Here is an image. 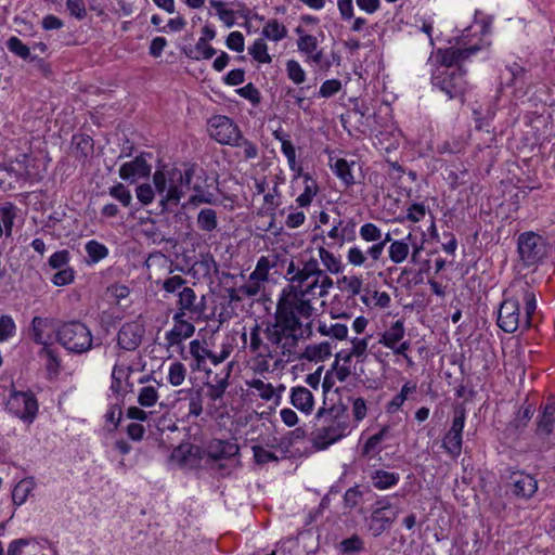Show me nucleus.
Masks as SVG:
<instances>
[{"mask_svg":"<svg viewBox=\"0 0 555 555\" xmlns=\"http://www.w3.org/2000/svg\"><path fill=\"white\" fill-rule=\"evenodd\" d=\"M466 421V410L463 404H456L453 409L451 427L442 438V449L453 460L462 453L463 430Z\"/></svg>","mask_w":555,"mask_h":555,"instance_id":"6e6552de","label":"nucleus"},{"mask_svg":"<svg viewBox=\"0 0 555 555\" xmlns=\"http://www.w3.org/2000/svg\"><path fill=\"white\" fill-rule=\"evenodd\" d=\"M535 411V408L531 403L524 404L518 413L516 414L513 425L516 429H520L527 426L528 422L531 420Z\"/></svg>","mask_w":555,"mask_h":555,"instance_id":"603ef678","label":"nucleus"},{"mask_svg":"<svg viewBox=\"0 0 555 555\" xmlns=\"http://www.w3.org/2000/svg\"><path fill=\"white\" fill-rule=\"evenodd\" d=\"M367 406L366 401L359 397L352 399V423L358 426V424L366 417Z\"/></svg>","mask_w":555,"mask_h":555,"instance_id":"0e129e2a","label":"nucleus"},{"mask_svg":"<svg viewBox=\"0 0 555 555\" xmlns=\"http://www.w3.org/2000/svg\"><path fill=\"white\" fill-rule=\"evenodd\" d=\"M551 251L547 240L534 231H526L517 237V254L524 268L543 263Z\"/></svg>","mask_w":555,"mask_h":555,"instance_id":"423d86ee","label":"nucleus"},{"mask_svg":"<svg viewBox=\"0 0 555 555\" xmlns=\"http://www.w3.org/2000/svg\"><path fill=\"white\" fill-rule=\"evenodd\" d=\"M338 283L343 284V291H345L348 294V298L360 294L363 285V281L356 275H345L338 281Z\"/></svg>","mask_w":555,"mask_h":555,"instance_id":"3c124183","label":"nucleus"},{"mask_svg":"<svg viewBox=\"0 0 555 555\" xmlns=\"http://www.w3.org/2000/svg\"><path fill=\"white\" fill-rule=\"evenodd\" d=\"M66 10L72 17L82 21L87 17V8L85 0H66Z\"/></svg>","mask_w":555,"mask_h":555,"instance_id":"e2e57ef3","label":"nucleus"},{"mask_svg":"<svg viewBox=\"0 0 555 555\" xmlns=\"http://www.w3.org/2000/svg\"><path fill=\"white\" fill-rule=\"evenodd\" d=\"M405 334L404 323L402 320H397L391 324V326L386 330L378 343L385 346L386 348H395V346L402 340Z\"/></svg>","mask_w":555,"mask_h":555,"instance_id":"5701e85b","label":"nucleus"},{"mask_svg":"<svg viewBox=\"0 0 555 555\" xmlns=\"http://www.w3.org/2000/svg\"><path fill=\"white\" fill-rule=\"evenodd\" d=\"M370 338L371 336L364 338L354 337L351 339V356H353V358H356L360 362H364V360L366 359L367 345Z\"/></svg>","mask_w":555,"mask_h":555,"instance_id":"5fc2aeb1","label":"nucleus"},{"mask_svg":"<svg viewBox=\"0 0 555 555\" xmlns=\"http://www.w3.org/2000/svg\"><path fill=\"white\" fill-rule=\"evenodd\" d=\"M341 89V81L339 79H328V80H325L320 89H319V92H318V95L320 98H331L333 96L334 94H336L337 92H339Z\"/></svg>","mask_w":555,"mask_h":555,"instance_id":"338daca9","label":"nucleus"},{"mask_svg":"<svg viewBox=\"0 0 555 555\" xmlns=\"http://www.w3.org/2000/svg\"><path fill=\"white\" fill-rule=\"evenodd\" d=\"M158 400L157 389L153 386H144L140 389L138 402L140 405L150 408L153 406Z\"/></svg>","mask_w":555,"mask_h":555,"instance_id":"4d7b16f0","label":"nucleus"},{"mask_svg":"<svg viewBox=\"0 0 555 555\" xmlns=\"http://www.w3.org/2000/svg\"><path fill=\"white\" fill-rule=\"evenodd\" d=\"M73 142L75 144L76 152L80 153L83 157H87L93 152V140L88 134L74 135Z\"/></svg>","mask_w":555,"mask_h":555,"instance_id":"6e6d98bb","label":"nucleus"},{"mask_svg":"<svg viewBox=\"0 0 555 555\" xmlns=\"http://www.w3.org/2000/svg\"><path fill=\"white\" fill-rule=\"evenodd\" d=\"M352 165H354V162L348 163L345 158H338L335 164L331 166L333 172L341 180L345 186H350L356 183L351 172Z\"/></svg>","mask_w":555,"mask_h":555,"instance_id":"7c9ffc66","label":"nucleus"},{"mask_svg":"<svg viewBox=\"0 0 555 555\" xmlns=\"http://www.w3.org/2000/svg\"><path fill=\"white\" fill-rule=\"evenodd\" d=\"M50 326V319L34 317L28 328L30 339L37 345L48 346L44 339V331Z\"/></svg>","mask_w":555,"mask_h":555,"instance_id":"a878e982","label":"nucleus"},{"mask_svg":"<svg viewBox=\"0 0 555 555\" xmlns=\"http://www.w3.org/2000/svg\"><path fill=\"white\" fill-rule=\"evenodd\" d=\"M209 135L223 145L237 144L241 130L238 126L228 116L216 115L208 121Z\"/></svg>","mask_w":555,"mask_h":555,"instance_id":"9d476101","label":"nucleus"},{"mask_svg":"<svg viewBox=\"0 0 555 555\" xmlns=\"http://www.w3.org/2000/svg\"><path fill=\"white\" fill-rule=\"evenodd\" d=\"M199 230L204 232H212L218 228L217 212L211 208H203L199 210L196 219Z\"/></svg>","mask_w":555,"mask_h":555,"instance_id":"f704fd0d","label":"nucleus"},{"mask_svg":"<svg viewBox=\"0 0 555 555\" xmlns=\"http://www.w3.org/2000/svg\"><path fill=\"white\" fill-rule=\"evenodd\" d=\"M8 50L14 55L29 62L42 63L43 60L37 55H33L30 48L26 46L18 37H10L7 41Z\"/></svg>","mask_w":555,"mask_h":555,"instance_id":"b1692460","label":"nucleus"},{"mask_svg":"<svg viewBox=\"0 0 555 555\" xmlns=\"http://www.w3.org/2000/svg\"><path fill=\"white\" fill-rule=\"evenodd\" d=\"M399 512H388L372 508L371 515L367 519V529L375 538L382 535L385 531L389 530L396 521Z\"/></svg>","mask_w":555,"mask_h":555,"instance_id":"a211bd4d","label":"nucleus"},{"mask_svg":"<svg viewBox=\"0 0 555 555\" xmlns=\"http://www.w3.org/2000/svg\"><path fill=\"white\" fill-rule=\"evenodd\" d=\"M246 385L256 390L259 395V397L263 400H271L274 396V388L272 386V384L270 383H264L263 380L259 379V378H253L250 380H247L246 382Z\"/></svg>","mask_w":555,"mask_h":555,"instance_id":"a18cd8bd","label":"nucleus"},{"mask_svg":"<svg viewBox=\"0 0 555 555\" xmlns=\"http://www.w3.org/2000/svg\"><path fill=\"white\" fill-rule=\"evenodd\" d=\"M186 376V367L183 363L176 361L170 364L168 371V382L170 385L178 387L183 384Z\"/></svg>","mask_w":555,"mask_h":555,"instance_id":"c03bdc74","label":"nucleus"},{"mask_svg":"<svg viewBox=\"0 0 555 555\" xmlns=\"http://www.w3.org/2000/svg\"><path fill=\"white\" fill-rule=\"evenodd\" d=\"M255 462L259 465L267 464L269 462H278L279 457L271 451L264 449L261 446H254L251 448Z\"/></svg>","mask_w":555,"mask_h":555,"instance_id":"69168bd1","label":"nucleus"},{"mask_svg":"<svg viewBox=\"0 0 555 555\" xmlns=\"http://www.w3.org/2000/svg\"><path fill=\"white\" fill-rule=\"evenodd\" d=\"M511 480L512 493L519 499L529 500L538 490V481L530 474L516 472L512 474Z\"/></svg>","mask_w":555,"mask_h":555,"instance_id":"dca6fc26","label":"nucleus"},{"mask_svg":"<svg viewBox=\"0 0 555 555\" xmlns=\"http://www.w3.org/2000/svg\"><path fill=\"white\" fill-rule=\"evenodd\" d=\"M219 266L210 253L202 254L201 258L196 260L191 271L193 276L202 280H211L212 275L218 272Z\"/></svg>","mask_w":555,"mask_h":555,"instance_id":"6ab92c4d","label":"nucleus"},{"mask_svg":"<svg viewBox=\"0 0 555 555\" xmlns=\"http://www.w3.org/2000/svg\"><path fill=\"white\" fill-rule=\"evenodd\" d=\"M286 74L295 85H301L306 81V72L296 60L286 62Z\"/></svg>","mask_w":555,"mask_h":555,"instance_id":"09e8293b","label":"nucleus"},{"mask_svg":"<svg viewBox=\"0 0 555 555\" xmlns=\"http://www.w3.org/2000/svg\"><path fill=\"white\" fill-rule=\"evenodd\" d=\"M173 326L169 330L165 339L168 347L180 345L182 340L192 337L195 333V326L193 322L196 320H190L184 312H175L172 315Z\"/></svg>","mask_w":555,"mask_h":555,"instance_id":"ddd939ff","label":"nucleus"},{"mask_svg":"<svg viewBox=\"0 0 555 555\" xmlns=\"http://www.w3.org/2000/svg\"><path fill=\"white\" fill-rule=\"evenodd\" d=\"M240 96L248 100L254 106H257L261 102L260 91L249 82L246 86L236 89L235 91Z\"/></svg>","mask_w":555,"mask_h":555,"instance_id":"680f3d73","label":"nucleus"},{"mask_svg":"<svg viewBox=\"0 0 555 555\" xmlns=\"http://www.w3.org/2000/svg\"><path fill=\"white\" fill-rule=\"evenodd\" d=\"M34 489V482L30 479H22L12 491V501L15 505H22L26 502L28 495Z\"/></svg>","mask_w":555,"mask_h":555,"instance_id":"58836bf2","label":"nucleus"},{"mask_svg":"<svg viewBox=\"0 0 555 555\" xmlns=\"http://www.w3.org/2000/svg\"><path fill=\"white\" fill-rule=\"evenodd\" d=\"M5 406L10 413L27 424H31L38 413V401L30 390L11 391Z\"/></svg>","mask_w":555,"mask_h":555,"instance_id":"1a4fd4ad","label":"nucleus"},{"mask_svg":"<svg viewBox=\"0 0 555 555\" xmlns=\"http://www.w3.org/2000/svg\"><path fill=\"white\" fill-rule=\"evenodd\" d=\"M460 48H448L438 50L437 56L439 57L440 66L438 68L463 69L459 66Z\"/></svg>","mask_w":555,"mask_h":555,"instance_id":"473e14b6","label":"nucleus"},{"mask_svg":"<svg viewBox=\"0 0 555 555\" xmlns=\"http://www.w3.org/2000/svg\"><path fill=\"white\" fill-rule=\"evenodd\" d=\"M192 190L195 192V194H193L190 197V199H189L190 205H193V206H198L201 204L214 205L217 203L215 195L210 192H205L201 185L194 184L192 186Z\"/></svg>","mask_w":555,"mask_h":555,"instance_id":"49530a36","label":"nucleus"},{"mask_svg":"<svg viewBox=\"0 0 555 555\" xmlns=\"http://www.w3.org/2000/svg\"><path fill=\"white\" fill-rule=\"evenodd\" d=\"M514 295L505 298L499 308L498 326L512 334L518 328H529L537 310V297L533 286L527 281L513 284Z\"/></svg>","mask_w":555,"mask_h":555,"instance_id":"20e7f679","label":"nucleus"},{"mask_svg":"<svg viewBox=\"0 0 555 555\" xmlns=\"http://www.w3.org/2000/svg\"><path fill=\"white\" fill-rule=\"evenodd\" d=\"M16 333V324L9 314L0 317V341H7Z\"/></svg>","mask_w":555,"mask_h":555,"instance_id":"864d4df0","label":"nucleus"},{"mask_svg":"<svg viewBox=\"0 0 555 555\" xmlns=\"http://www.w3.org/2000/svg\"><path fill=\"white\" fill-rule=\"evenodd\" d=\"M304 179V192L296 198V203L299 207H308L312 203L313 197L319 192L317 181L309 175H302Z\"/></svg>","mask_w":555,"mask_h":555,"instance_id":"bb28decb","label":"nucleus"},{"mask_svg":"<svg viewBox=\"0 0 555 555\" xmlns=\"http://www.w3.org/2000/svg\"><path fill=\"white\" fill-rule=\"evenodd\" d=\"M332 354V345L328 341H323L317 345H309L306 347L304 357L309 361H324Z\"/></svg>","mask_w":555,"mask_h":555,"instance_id":"c85d7f7f","label":"nucleus"},{"mask_svg":"<svg viewBox=\"0 0 555 555\" xmlns=\"http://www.w3.org/2000/svg\"><path fill=\"white\" fill-rule=\"evenodd\" d=\"M248 53L259 63L269 64L272 62V57L268 53V46L262 37L254 41L248 48Z\"/></svg>","mask_w":555,"mask_h":555,"instance_id":"4c0bfd02","label":"nucleus"},{"mask_svg":"<svg viewBox=\"0 0 555 555\" xmlns=\"http://www.w3.org/2000/svg\"><path fill=\"white\" fill-rule=\"evenodd\" d=\"M264 39L278 42L287 37V28L278 20H269L261 30Z\"/></svg>","mask_w":555,"mask_h":555,"instance_id":"cd10ccee","label":"nucleus"},{"mask_svg":"<svg viewBox=\"0 0 555 555\" xmlns=\"http://www.w3.org/2000/svg\"><path fill=\"white\" fill-rule=\"evenodd\" d=\"M364 492L359 486L349 488L344 494V506L345 508L352 509L359 505L363 499Z\"/></svg>","mask_w":555,"mask_h":555,"instance_id":"052dcab7","label":"nucleus"},{"mask_svg":"<svg viewBox=\"0 0 555 555\" xmlns=\"http://www.w3.org/2000/svg\"><path fill=\"white\" fill-rule=\"evenodd\" d=\"M40 353L44 354L47 358L46 369L48 373L56 375L61 366V361L57 357L56 351L50 348L49 346H44Z\"/></svg>","mask_w":555,"mask_h":555,"instance_id":"13d9d810","label":"nucleus"},{"mask_svg":"<svg viewBox=\"0 0 555 555\" xmlns=\"http://www.w3.org/2000/svg\"><path fill=\"white\" fill-rule=\"evenodd\" d=\"M370 480L375 489L383 491L396 487L400 481V475L385 469H375L370 474Z\"/></svg>","mask_w":555,"mask_h":555,"instance_id":"412c9836","label":"nucleus"},{"mask_svg":"<svg viewBox=\"0 0 555 555\" xmlns=\"http://www.w3.org/2000/svg\"><path fill=\"white\" fill-rule=\"evenodd\" d=\"M197 173H201L204 176L205 171H204V169L199 168L196 164H191L184 169L183 172L177 170V171L172 172V176L178 175L180 185H185L188 189H192V186H193L192 179L194 176H197ZM198 178H201L199 175H198Z\"/></svg>","mask_w":555,"mask_h":555,"instance_id":"de8ad7c7","label":"nucleus"},{"mask_svg":"<svg viewBox=\"0 0 555 555\" xmlns=\"http://www.w3.org/2000/svg\"><path fill=\"white\" fill-rule=\"evenodd\" d=\"M272 264L268 257L261 256L256 264L255 270L249 275V281L264 282L269 278V271Z\"/></svg>","mask_w":555,"mask_h":555,"instance_id":"37998d69","label":"nucleus"},{"mask_svg":"<svg viewBox=\"0 0 555 555\" xmlns=\"http://www.w3.org/2000/svg\"><path fill=\"white\" fill-rule=\"evenodd\" d=\"M146 157H151V153H141L133 160L122 164L119 168V177L130 182L149 177L152 167L147 163Z\"/></svg>","mask_w":555,"mask_h":555,"instance_id":"2eb2a0df","label":"nucleus"},{"mask_svg":"<svg viewBox=\"0 0 555 555\" xmlns=\"http://www.w3.org/2000/svg\"><path fill=\"white\" fill-rule=\"evenodd\" d=\"M291 403L300 412L310 414L313 410L314 398L308 388L297 386L291 390Z\"/></svg>","mask_w":555,"mask_h":555,"instance_id":"aec40b11","label":"nucleus"},{"mask_svg":"<svg viewBox=\"0 0 555 555\" xmlns=\"http://www.w3.org/2000/svg\"><path fill=\"white\" fill-rule=\"evenodd\" d=\"M410 254V244L405 240H393L388 247V256L391 262L402 263Z\"/></svg>","mask_w":555,"mask_h":555,"instance_id":"72a5a7b5","label":"nucleus"},{"mask_svg":"<svg viewBox=\"0 0 555 555\" xmlns=\"http://www.w3.org/2000/svg\"><path fill=\"white\" fill-rule=\"evenodd\" d=\"M317 424L311 433V444L317 451L327 450L331 446L348 437L356 425L349 415L348 406L343 402L327 406L324 400L315 414Z\"/></svg>","mask_w":555,"mask_h":555,"instance_id":"7ed1b4c3","label":"nucleus"},{"mask_svg":"<svg viewBox=\"0 0 555 555\" xmlns=\"http://www.w3.org/2000/svg\"><path fill=\"white\" fill-rule=\"evenodd\" d=\"M359 234L364 242L374 244L383 237L382 230L372 222L362 224Z\"/></svg>","mask_w":555,"mask_h":555,"instance_id":"8fccbe9b","label":"nucleus"},{"mask_svg":"<svg viewBox=\"0 0 555 555\" xmlns=\"http://www.w3.org/2000/svg\"><path fill=\"white\" fill-rule=\"evenodd\" d=\"M56 341L69 353L83 354L102 345L91 330L81 321L62 323L55 331Z\"/></svg>","mask_w":555,"mask_h":555,"instance_id":"39448f33","label":"nucleus"},{"mask_svg":"<svg viewBox=\"0 0 555 555\" xmlns=\"http://www.w3.org/2000/svg\"><path fill=\"white\" fill-rule=\"evenodd\" d=\"M466 69L436 68L431 75V83L450 100L465 101V95L470 91L472 85L466 78Z\"/></svg>","mask_w":555,"mask_h":555,"instance_id":"0eeeda50","label":"nucleus"},{"mask_svg":"<svg viewBox=\"0 0 555 555\" xmlns=\"http://www.w3.org/2000/svg\"><path fill=\"white\" fill-rule=\"evenodd\" d=\"M237 144H232V146L235 147H242L243 154L245 159H255L258 157L259 150L256 143L251 142L250 140L244 138L242 135V132L240 133V139H237Z\"/></svg>","mask_w":555,"mask_h":555,"instance_id":"bf43d9fd","label":"nucleus"},{"mask_svg":"<svg viewBox=\"0 0 555 555\" xmlns=\"http://www.w3.org/2000/svg\"><path fill=\"white\" fill-rule=\"evenodd\" d=\"M363 548H364L363 541L357 534H353L350 538L344 539L340 542V551L343 553L361 552V551H363Z\"/></svg>","mask_w":555,"mask_h":555,"instance_id":"774afa93","label":"nucleus"},{"mask_svg":"<svg viewBox=\"0 0 555 555\" xmlns=\"http://www.w3.org/2000/svg\"><path fill=\"white\" fill-rule=\"evenodd\" d=\"M318 332L322 336H328L334 339L343 340L347 338L348 327L346 324L338 322L331 321L327 323L326 321H319Z\"/></svg>","mask_w":555,"mask_h":555,"instance_id":"393cba45","label":"nucleus"},{"mask_svg":"<svg viewBox=\"0 0 555 555\" xmlns=\"http://www.w3.org/2000/svg\"><path fill=\"white\" fill-rule=\"evenodd\" d=\"M390 233H386L385 237L380 238L377 243L370 246L365 251H363L359 246L353 245L347 251V261L351 266L361 267L365 264V261L371 258L373 261H377L380 259L384 248L387 243H391Z\"/></svg>","mask_w":555,"mask_h":555,"instance_id":"f8f14e48","label":"nucleus"},{"mask_svg":"<svg viewBox=\"0 0 555 555\" xmlns=\"http://www.w3.org/2000/svg\"><path fill=\"white\" fill-rule=\"evenodd\" d=\"M180 393L185 392L189 399V415L199 416L203 413V396L199 390L193 388L180 390Z\"/></svg>","mask_w":555,"mask_h":555,"instance_id":"a19ab883","label":"nucleus"},{"mask_svg":"<svg viewBox=\"0 0 555 555\" xmlns=\"http://www.w3.org/2000/svg\"><path fill=\"white\" fill-rule=\"evenodd\" d=\"M184 53L192 60H209L216 54V49L208 44V41L198 39L194 48L185 49Z\"/></svg>","mask_w":555,"mask_h":555,"instance_id":"2f4dec72","label":"nucleus"},{"mask_svg":"<svg viewBox=\"0 0 555 555\" xmlns=\"http://www.w3.org/2000/svg\"><path fill=\"white\" fill-rule=\"evenodd\" d=\"M15 217L16 206L13 203L7 202L0 205V221L8 236L12 233Z\"/></svg>","mask_w":555,"mask_h":555,"instance_id":"c9c22d12","label":"nucleus"},{"mask_svg":"<svg viewBox=\"0 0 555 555\" xmlns=\"http://www.w3.org/2000/svg\"><path fill=\"white\" fill-rule=\"evenodd\" d=\"M176 306V312H184L190 320H201L206 310L205 296L198 299L195 291L189 286L179 294Z\"/></svg>","mask_w":555,"mask_h":555,"instance_id":"9b49d317","label":"nucleus"},{"mask_svg":"<svg viewBox=\"0 0 555 555\" xmlns=\"http://www.w3.org/2000/svg\"><path fill=\"white\" fill-rule=\"evenodd\" d=\"M145 327L140 321L125 323L117 335L118 346L127 351L135 350L144 336Z\"/></svg>","mask_w":555,"mask_h":555,"instance_id":"4468645a","label":"nucleus"},{"mask_svg":"<svg viewBox=\"0 0 555 555\" xmlns=\"http://www.w3.org/2000/svg\"><path fill=\"white\" fill-rule=\"evenodd\" d=\"M389 431L390 427L386 425L383 426L378 433L372 435L362 447V455L370 456L377 449L379 443L388 437Z\"/></svg>","mask_w":555,"mask_h":555,"instance_id":"ea45409f","label":"nucleus"},{"mask_svg":"<svg viewBox=\"0 0 555 555\" xmlns=\"http://www.w3.org/2000/svg\"><path fill=\"white\" fill-rule=\"evenodd\" d=\"M85 249L89 258V263H96L108 255V248L95 240L87 242Z\"/></svg>","mask_w":555,"mask_h":555,"instance_id":"e433bc0d","label":"nucleus"},{"mask_svg":"<svg viewBox=\"0 0 555 555\" xmlns=\"http://www.w3.org/2000/svg\"><path fill=\"white\" fill-rule=\"evenodd\" d=\"M108 194L117 199L124 207H129L132 202L130 190L121 182H118L108 189Z\"/></svg>","mask_w":555,"mask_h":555,"instance_id":"79ce46f5","label":"nucleus"},{"mask_svg":"<svg viewBox=\"0 0 555 555\" xmlns=\"http://www.w3.org/2000/svg\"><path fill=\"white\" fill-rule=\"evenodd\" d=\"M205 454L214 461L230 460L240 453L237 443L230 440L211 439L205 447Z\"/></svg>","mask_w":555,"mask_h":555,"instance_id":"f3484780","label":"nucleus"},{"mask_svg":"<svg viewBox=\"0 0 555 555\" xmlns=\"http://www.w3.org/2000/svg\"><path fill=\"white\" fill-rule=\"evenodd\" d=\"M319 258L310 256L297 262L291 260L285 278L288 284L282 289L278 305L306 322L312 323L317 311L313 304L328 295L334 286L330 274L344 271L340 256L334 255L324 245L318 247Z\"/></svg>","mask_w":555,"mask_h":555,"instance_id":"f257e3e1","label":"nucleus"},{"mask_svg":"<svg viewBox=\"0 0 555 555\" xmlns=\"http://www.w3.org/2000/svg\"><path fill=\"white\" fill-rule=\"evenodd\" d=\"M312 336L311 322H306L276 304L273 319L255 322L242 340L248 352L257 360L260 373L269 371V359H275L274 366L295 359L299 341Z\"/></svg>","mask_w":555,"mask_h":555,"instance_id":"f03ea898","label":"nucleus"},{"mask_svg":"<svg viewBox=\"0 0 555 555\" xmlns=\"http://www.w3.org/2000/svg\"><path fill=\"white\" fill-rule=\"evenodd\" d=\"M160 199L162 212L171 211L173 207L178 206L181 197L183 196L182 186L179 184H170L165 191Z\"/></svg>","mask_w":555,"mask_h":555,"instance_id":"c756f323","label":"nucleus"},{"mask_svg":"<svg viewBox=\"0 0 555 555\" xmlns=\"http://www.w3.org/2000/svg\"><path fill=\"white\" fill-rule=\"evenodd\" d=\"M190 353L192 356V362L190 363L192 371H204L206 359L210 360L211 351L198 339H194L190 343Z\"/></svg>","mask_w":555,"mask_h":555,"instance_id":"4be33fe9","label":"nucleus"}]
</instances>
